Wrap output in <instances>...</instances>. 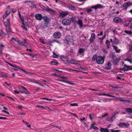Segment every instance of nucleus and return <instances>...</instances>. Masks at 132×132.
Here are the masks:
<instances>
[{
  "label": "nucleus",
  "mask_w": 132,
  "mask_h": 132,
  "mask_svg": "<svg viewBox=\"0 0 132 132\" xmlns=\"http://www.w3.org/2000/svg\"><path fill=\"white\" fill-rule=\"evenodd\" d=\"M110 57L111 58L112 60H113L116 58V56L113 54H110Z\"/></svg>",
  "instance_id": "a878e982"
},
{
  "label": "nucleus",
  "mask_w": 132,
  "mask_h": 132,
  "mask_svg": "<svg viewBox=\"0 0 132 132\" xmlns=\"http://www.w3.org/2000/svg\"><path fill=\"white\" fill-rule=\"evenodd\" d=\"M6 32L7 34L8 35H9L10 34V28L9 27L8 28H6Z\"/></svg>",
  "instance_id": "c9c22d12"
},
{
  "label": "nucleus",
  "mask_w": 132,
  "mask_h": 132,
  "mask_svg": "<svg viewBox=\"0 0 132 132\" xmlns=\"http://www.w3.org/2000/svg\"><path fill=\"white\" fill-rule=\"evenodd\" d=\"M51 64L52 65H57L58 63L57 62H56L54 61H52L51 62Z\"/></svg>",
  "instance_id": "2f4dec72"
},
{
  "label": "nucleus",
  "mask_w": 132,
  "mask_h": 132,
  "mask_svg": "<svg viewBox=\"0 0 132 132\" xmlns=\"http://www.w3.org/2000/svg\"><path fill=\"white\" fill-rule=\"evenodd\" d=\"M118 126L121 128H127L130 126L129 124L128 123L120 122L118 124Z\"/></svg>",
  "instance_id": "f03ea898"
},
{
  "label": "nucleus",
  "mask_w": 132,
  "mask_h": 132,
  "mask_svg": "<svg viewBox=\"0 0 132 132\" xmlns=\"http://www.w3.org/2000/svg\"><path fill=\"white\" fill-rule=\"evenodd\" d=\"M119 100L121 102H123L124 103H126L125 100H123L122 97H120L119 98Z\"/></svg>",
  "instance_id": "e433bc0d"
},
{
  "label": "nucleus",
  "mask_w": 132,
  "mask_h": 132,
  "mask_svg": "<svg viewBox=\"0 0 132 132\" xmlns=\"http://www.w3.org/2000/svg\"><path fill=\"white\" fill-rule=\"evenodd\" d=\"M11 40H13V41L17 42V40L14 37H12L11 39Z\"/></svg>",
  "instance_id": "69168bd1"
},
{
  "label": "nucleus",
  "mask_w": 132,
  "mask_h": 132,
  "mask_svg": "<svg viewBox=\"0 0 132 132\" xmlns=\"http://www.w3.org/2000/svg\"><path fill=\"white\" fill-rule=\"evenodd\" d=\"M77 23L79 25L80 28H81L83 27L82 21L81 19H79Z\"/></svg>",
  "instance_id": "4468645a"
},
{
  "label": "nucleus",
  "mask_w": 132,
  "mask_h": 132,
  "mask_svg": "<svg viewBox=\"0 0 132 132\" xmlns=\"http://www.w3.org/2000/svg\"><path fill=\"white\" fill-rule=\"evenodd\" d=\"M4 25L6 27V28H8L10 27V22L9 20L8 19L4 23Z\"/></svg>",
  "instance_id": "ddd939ff"
},
{
  "label": "nucleus",
  "mask_w": 132,
  "mask_h": 132,
  "mask_svg": "<svg viewBox=\"0 0 132 132\" xmlns=\"http://www.w3.org/2000/svg\"><path fill=\"white\" fill-rule=\"evenodd\" d=\"M127 68L126 67H124V68L120 69V70H123L124 71H127L129 70V69H127Z\"/></svg>",
  "instance_id": "f704fd0d"
},
{
  "label": "nucleus",
  "mask_w": 132,
  "mask_h": 132,
  "mask_svg": "<svg viewBox=\"0 0 132 132\" xmlns=\"http://www.w3.org/2000/svg\"><path fill=\"white\" fill-rule=\"evenodd\" d=\"M125 111H126L128 113H131L132 112V110L130 108H125L124 109Z\"/></svg>",
  "instance_id": "f3484780"
},
{
  "label": "nucleus",
  "mask_w": 132,
  "mask_h": 132,
  "mask_svg": "<svg viewBox=\"0 0 132 132\" xmlns=\"http://www.w3.org/2000/svg\"><path fill=\"white\" fill-rule=\"evenodd\" d=\"M124 31L126 34H128L129 35L131 34L132 33V32L130 31L125 30Z\"/></svg>",
  "instance_id": "473e14b6"
},
{
  "label": "nucleus",
  "mask_w": 132,
  "mask_h": 132,
  "mask_svg": "<svg viewBox=\"0 0 132 132\" xmlns=\"http://www.w3.org/2000/svg\"><path fill=\"white\" fill-rule=\"evenodd\" d=\"M108 115V114L107 113H106V114H102V118H105L106 117V116H107Z\"/></svg>",
  "instance_id": "603ef678"
},
{
  "label": "nucleus",
  "mask_w": 132,
  "mask_h": 132,
  "mask_svg": "<svg viewBox=\"0 0 132 132\" xmlns=\"http://www.w3.org/2000/svg\"><path fill=\"white\" fill-rule=\"evenodd\" d=\"M124 67H126L129 70H132V66L127 65L126 64L124 65Z\"/></svg>",
  "instance_id": "bb28decb"
},
{
  "label": "nucleus",
  "mask_w": 132,
  "mask_h": 132,
  "mask_svg": "<svg viewBox=\"0 0 132 132\" xmlns=\"http://www.w3.org/2000/svg\"><path fill=\"white\" fill-rule=\"evenodd\" d=\"M70 106H78V104L77 103H71L70 104Z\"/></svg>",
  "instance_id": "4c0bfd02"
},
{
  "label": "nucleus",
  "mask_w": 132,
  "mask_h": 132,
  "mask_svg": "<svg viewBox=\"0 0 132 132\" xmlns=\"http://www.w3.org/2000/svg\"><path fill=\"white\" fill-rule=\"evenodd\" d=\"M53 41H54V42H57L59 44H61L60 42L56 39H54L53 40Z\"/></svg>",
  "instance_id": "09e8293b"
},
{
  "label": "nucleus",
  "mask_w": 132,
  "mask_h": 132,
  "mask_svg": "<svg viewBox=\"0 0 132 132\" xmlns=\"http://www.w3.org/2000/svg\"><path fill=\"white\" fill-rule=\"evenodd\" d=\"M54 37L56 38H60L61 36V34L60 32H55L53 34Z\"/></svg>",
  "instance_id": "1a4fd4ad"
},
{
  "label": "nucleus",
  "mask_w": 132,
  "mask_h": 132,
  "mask_svg": "<svg viewBox=\"0 0 132 132\" xmlns=\"http://www.w3.org/2000/svg\"><path fill=\"white\" fill-rule=\"evenodd\" d=\"M97 58V55L96 54H95L93 55V57L92 59V61H94L96 60V59Z\"/></svg>",
  "instance_id": "393cba45"
},
{
  "label": "nucleus",
  "mask_w": 132,
  "mask_h": 132,
  "mask_svg": "<svg viewBox=\"0 0 132 132\" xmlns=\"http://www.w3.org/2000/svg\"><path fill=\"white\" fill-rule=\"evenodd\" d=\"M101 7L102 6L101 5L98 4L97 5L92 6L91 7V9L94 8L96 10L98 8H101Z\"/></svg>",
  "instance_id": "dca6fc26"
},
{
  "label": "nucleus",
  "mask_w": 132,
  "mask_h": 132,
  "mask_svg": "<svg viewBox=\"0 0 132 132\" xmlns=\"http://www.w3.org/2000/svg\"><path fill=\"white\" fill-rule=\"evenodd\" d=\"M121 2L122 1H120L119 2L117 1L116 2V4L117 5H118L119 4L120 5H121Z\"/></svg>",
  "instance_id": "5fc2aeb1"
},
{
  "label": "nucleus",
  "mask_w": 132,
  "mask_h": 132,
  "mask_svg": "<svg viewBox=\"0 0 132 132\" xmlns=\"http://www.w3.org/2000/svg\"><path fill=\"white\" fill-rule=\"evenodd\" d=\"M105 58L104 56H97V58L96 59V62L99 64H102L104 63Z\"/></svg>",
  "instance_id": "f257e3e1"
},
{
  "label": "nucleus",
  "mask_w": 132,
  "mask_h": 132,
  "mask_svg": "<svg viewBox=\"0 0 132 132\" xmlns=\"http://www.w3.org/2000/svg\"><path fill=\"white\" fill-rule=\"evenodd\" d=\"M40 7L41 8H42V9H44L45 10H46V7H45L44 6H43V5H41L40 6Z\"/></svg>",
  "instance_id": "0e129e2a"
},
{
  "label": "nucleus",
  "mask_w": 132,
  "mask_h": 132,
  "mask_svg": "<svg viewBox=\"0 0 132 132\" xmlns=\"http://www.w3.org/2000/svg\"><path fill=\"white\" fill-rule=\"evenodd\" d=\"M110 130L111 132H119L120 131V130H113L112 129H111Z\"/></svg>",
  "instance_id": "3c124183"
},
{
  "label": "nucleus",
  "mask_w": 132,
  "mask_h": 132,
  "mask_svg": "<svg viewBox=\"0 0 132 132\" xmlns=\"http://www.w3.org/2000/svg\"><path fill=\"white\" fill-rule=\"evenodd\" d=\"M69 9L70 10H72L73 11H75L76 10V7L72 5H70L68 7Z\"/></svg>",
  "instance_id": "2eb2a0df"
},
{
  "label": "nucleus",
  "mask_w": 132,
  "mask_h": 132,
  "mask_svg": "<svg viewBox=\"0 0 132 132\" xmlns=\"http://www.w3.org/2000/svg\"><path fill=\"white\" fill-rule=\"evenodd\" d=\"M85 51V49L82 48H80L78 50V52L77 53V56L80 55L81 54L84 56V53Z\"/></svg>",
  "instance_id": "423d86ee"
},
{
  "label": "nucleus",
  "mask_w": 132,
  "mask_h": 132,
  "mask_svg": "<svg viewBox=\"0 0 132 132\" xmlns=\"http://www.w3.org/2000/svg\"><path fill=\"white\" fill-rule=\"evenodd\" d=\"M101 132H109L108 129L101 128L100 129Z\"/></svg>",
  "instance_id": "6ab92c4d"
},
{
  "label": "nucleus",
  "mask_w": 132,
  "mask_h": 132,
  "mask_svg": "<svg viewBox=\"0 0 132 132\" xmlns=\"http://www.w3.org/2000/svg\"><path fill=\"white\" fill-rule=\"evenodd\" d=\"M6 36V34L4 33L2 30H0V36L4 37Z\"/></svg>",
  "instance_id": "4be33fe9"
},
{
  "label": "nucleus",
  "mask_w": 132,
  "mask_h": 132,
  "mask_svg": "<svg viewBox=\"0 0 132 132\" xmlns=\"http://www.w3.org/2000/svg\"><path fill=\"white\" fill-rule=\"evenodd\" d=\"M3 108L4 109V110H2V111L3 112L6 114H9V112L6 111L8 110L6 108H5V107H4Z\"/></svg>",
  "instance_id": "c85d7f7f"
},
{
  "label": "nucleus",
  "mask_w": 132,
  "mask_h": 132,
  "mask_svg": "<svg viewBox=\"0 0 132 132\" xmlns=\"http://www.w3.org/2000/svg\"><path fill=\"white\" fill-rule=\"evenodd\" d=\"M5 62L6 63H7V64H9L10 65V66H11V67H12L14 68H18V69H20L19 68H20V67H18V66H17V65H13L12 64H11L10 63L8 62H6L5 61Z\"/></svg>",
  "instance_id": "aec40b11"
},
{
  "label": "nucleus",
  "mask_w": 132,
  "mask_h": 132,
  "mask_svg": "<svg viewBox=\"0 0 132 132\" xmlns=\"http://www.w3.org/2000/svg\"><path fill=\"white\" fill-rule=\"evenodd\" d=\"M90 37L91 38H95V35L94 33H92L91 34V36Z\"/></svg>",
  "instance_id": "37998d69"
},
{
  "label": "nucleus",
  "mask_w": 132,
  "mask_h": 132,
  "mask_svg": "<svg viewBox=\"0 0 132 132\" xmlns=\"http://www.w3.org/2000/svg\"><path fill=\"white\" fill-rule=\"evenodd\" d=\"M0 76L2 77H6V76L3 72L0 71Z\"/></svg>",
  "instance_id": "cd10ccee"
},
{
  "label": "nucleus",
  "mask_w": 132,
  "mask_h": 132,
  "mask_svg": "<svg viewBox=\"0 0 132 132\" xmlns=\"http://www.w3.org/2000/svg\"><path fill=\"white\" fill-rule=\"evenodd\" d=\"M17 108L19 109H21L23 108V106L21 105H18L17 106Z\"/></svg>",
  "instance_id": "6e6d98bb"
},
{
  "label": "nucleus",
  "mask_w": 132,
  "mask_h": 132,
  "mask_svg": "<svg viewBox=\"0 0 132 132\" xmlns=\"http://www.w3.org/2000/svg\"><path fill=\"white\" fill-rule=\"evenodd\" d=\"M95 38H91V37H90V39H89V42L90 43H92L94 42V39Z\"/></svg>",
  "instance_id": "de8ad7c7"
},
{
  "label": "nucleus",
  "mask_w": 132,
  "mask_h": 132,
  "mask_svg": "<svg viewBox=\"0 0 132 132\" xmlns=\"http://www.w3.org/2000/svg\"><path fill=\"white\" fill-rule=\"evenodd\" d=\"M126 4L127 3H126V4L125 3L122 5V7L123 8V9L126 10H127V7H128L126 5Z\"/></svg>",
  "instance_id": "72a5a7b5"
},
{
  "label": "nucleus",
  "mask_w": 132,
  "mask_h": 132,
  "mask_svg": "<svg viewBox=\"0 0 132 132\" xmlns=\"http://www.w3.org/2000/svg\"><path fill=\"white\" fill-rule=\"evenodd\" d=\"M71 23V21L68 19H64L62 20V23L65 26H68Z\"/></svg>",
  "instance_id": "20e7f679"
},
{
  "label": "nucleus",
  "mask_w": 132,
  "mask_h": 132,
  "mask_svg": "<svg viewBox=\"0 0 132 132\" xmlns=\"http://www.w3.org/2000/svg\"><path fill=\"white\" fill-rule=\"evenodd\" d=\"M125 102H127L131 104L132 103V101L129 100H125Z\"/></svg>",
  "instance_id": "bf43d9fd"
},
{
  "label": "nucleus",
  "mask_w": 132,
  "mask_h": 132,
  "mask_svg": "<svg viewBox=\"0 0 132 132\" xmlns=\"http://www.w3.org/2000/svg\"><path fill=\"white\" fill-rule=\"evenodd\" d=\"M43 19L44 21L47 23H49L50 20V19L47 16H44L43 17Z\"/></svg>",
  "instance_id": "9b49d317"
},
{
  "label": "nucleus",
  "mask_w": 132,
  "mask_h": 132,
  "mask_svg": "<svg viewBox=\"0 0 132 132\" xmlns=\"http://www.w3.org/2000/svg\"><path fill=\"white\" fill-rule=\"evenodd\" d=\"M127 3L126 5L127 6V7L131 5L132 4V3L130 2H126V3Z\"/></svg>",
  "instance_id": "c03bdc74"
},
{
  "label": "nucleus",
  "mask_w": 132,
  "mask_h": 132,
  "mask_svg": "<svg viewBox=\"0 0 132 132\" xmlns=\"http://www.w3.org/2000/svg\"><path fill=\"white\" fill-rule=\"evenodd\" d=\"M10 11H6V14H7V15L10 14Z\"/></svg>",
  "instance_id": "13d9d810"
},
{
  "label": "nucleus",
  "mask_w": 132,
  "mask_h": 132,
  "mask_svg": "<svg viewBox=\"0 0 132 132\" xmlns=\"http://www.w3.org/2000/svg\"><path fill=\"white\" fill-rule=\"evenodd\" d=\"M53 57L56 58L58 56V55H56V53L54 52H53Z\"/></svg>",
  "instance_id": "79ce46f5"
},
{
  "label": "nucleus",
  "mask_w": 132,
  "mask_h": 132,
  "mask_svg": "<svg viewBox=\"0 0 132 132\" xmlns=\"http://www.w3.org/2000/svg\"><path fill=\"white\" fill-rule=\"evenodd\" d=\"M110 42L108 40H106V41L105 44L107 45L106 48L109 49L110 48Z\"/></svg>",
  "instance_id": "412c9836"
},
{
  "label": "nucleus",
  "mask_w": 132,
  "mask_h": 132,
  "mask_svg": "<svg viewBox=\"0 0 132 132\" xmlns=\"http://www.w3.org/2000/svg\"><path fill=\"white\" fill-rule=\"evenodd\" d=\"M18 15L20 18V19L21 20V21H23V19H24V17L23 16H21V14L19 11V12Z\"/></svg>",
  "instance_id": "7c9ffc66"
},
{
  "label": "nucleus",
  "mask_w": 132,
  "mask_h": 132,
  "mask_svg": "<svg viewBox=\"0 0 132 132\" xmlns=\"http://www.w3.org/2000/svg\"><path fill=\"white\" fill-rule=\"evenodd\" d=\"M103 33L102 31H101L100 34H98L97 35V36H101L102 35H103Z\"/></svg>",
  "instance_id": "680f3d73"
},
{
  "label": "nucleus",
  "mask_w": 132,
  "mask_h": 132,
  "mask_svg": "<svg viewBox=\"0 0 132 132\" xmlns=\"http://www.w3.org/2000/svg\"><path fill=\"white\" fill-rule=\"evenodd\" d=\"M0 119L6 120V118L5 117H0Z\"/></svg>",
  "instance_id": "338daca9"
},
{
  "label": "nucleus",
  "mask_w": 132,
  "mask_h": 132,
  "mask_svg": "<svg viewBox=\"0 0 132 132\" xmlns=\"http://www.w3.org/2000/svg\"><path fill=\"white\" fill-rule=\"evenodd\" d=\"M102 51L104 53H108V51L106 50L104 48H103L102 49Z\"/></svg>",
  "instance_id": "8fccbe9b"
},
{
  "label": "nucleus",
  "mask_w": 132,
  "mask_h": 132,
  "mask_svg": "<svg viewBox=\"0 0 132 132\" xmlns=\"http://www.w3.org/2000/svg\"><path fill=\"white\" fill-rule=\"evenodd\" d=\"M112 46L113 47L114 49L115 50L116 52L117 53H119L121 51L120 50V49L118 50V48L117 46Z\"/></svg>",
  "instance_id": "5701e85b"
},
{
  "label": "nucleus",
  "mask_w": 132,
  "mask_h": 132,
  "mask_svg": "<svg viewBox=\"0 0 132 132\" xmlns=\"http://www.w3.org/2000/svg\"><path fill=\"white\" fill-rule=\"evenodd\" d=\"M87 9V13H90L92 11V10L91 9Z\"/></svg>",
  "instance_id": "864d4df0"
},
{
  "label": "nucleus",
  "mask_w": 132,
  "mask_h": 132,
  "mask_svg": "<svg viewBox=\"0 0 132 132\" xmlns=\"http://www.w3.org/2000/svg\"><path fill=\"white\" fill-rule=\"evenodd\" d=\"M113 20L116 23H119L122 22V19L118 16L114 17L113 18Z\"/></svg>",
  "instance_id": "6e6552de"
},
{
  "label": "nucleus",
  "mask_w": 132,
  "mask_h": 132,
  "mask_svg": "<svg viewBox=\"0 0 132 132\" xmlns=\"http://www.w3.org/2000/svg\"><path fill=\"white\" fill-rule=\"evenodd\" d=\"M130 21H129V22L128 23H126L125 24H124V27H128L129 26V24H130Z\"/></svg>",
  "instance_id": "a18cd8bd"
},
{
  "label": "nucleus",
  "mask_w": 132,
  "mask_h": 132,
  "mask_svg": "<svg viewBox=\"0 0 132 132\" xmlns=\"http://www.w3.org/2000/svg\"><path fill=\"white\" fill-rule=\"evenodd\" d=\"M60 59L63 61L65 63H68L69 60L67 56H64L62 55L60 56Z\"/></svg>",
  "instance_id": "39448f33"
},
{
  "label": "nucleus",
  "mask_w": 132,
  "mask_h": 132,
  "mask_svg": "<svg viewBox=\"0 0 132 132\" xmlns=\"http://www.w3.org/2000/svg\"><path fill=\"white\" fill-rule=\"evenodd\" d=\"M66 83L69 84L71 85H73V83H70L69 81H66V80L65 82Z\"/></svg>",
  "instance_id": "e2e57ef3"
},
{
  "label": "nucleus",
  "mask_w": 132,
  "mask_h": 132,
  "mask_svg": "<svg viewBox=\"0 0 132 132\" xmlns=\"http://www.w3.org/2000/svg\"><path fill=\"white\" fill-rule=\"evenodd\" d=\"M45 10L47 11L51 12L52 13H54V11L53 10L49 8L48 7L46 8Z\"/></svg>",
  "instance_id": "b1692460"
},
{
  "label": "nucleus",
  "mask_w": 132,
  "mask_h": 132,
  "mask_svg": "<svg viewBox=\"0 0 132 132\" xmlns=\"http://www.w3.org/2000/svg\"><path fill=\"white\" fill-rule=\"evenodd\" d=\"M110 86L113 88H119V87L117 85H110Z\"/></svg>",
  "instance_id": "a19ab883"
},
{
  "label": "nucleus",
  "mask_w": 132,
  "mask_h": 132,
  "mask_svg": "<svg viewBox=\"0 0 132 132\" xmlns=\"http://www.w3.org/2000/svg\"><path fill=\"white\" fill-rule=\"evenodd\" d=\"M69 13V12L67 11L62 12L60 13V16L62 18H64Z\"/></svg>",
  "instance_id": "9d476101"
},
{
  "label": "nucleus",
  "mask_w": 132,
  "mask_h": 132,
  "mask_svg": "<svg viewBox=\"0 0 132 132\" xmlns=\"http://www.w3.org/2000/svg\"><path fill=\"white\" fill-rule=\"evenodd\" d=\"M79 61H78L76 60H75L71 59L69 61L68 63H70L71 64H77Z\"/></svg>",
  "instance_id": "f8f14e48"
},
{
  "label": "nucleus",
  "mask_w": 132,
  "mask_h": 132,
  "mask_svg": "<svg viewBox=\"0 0 132 132\" xmlns=\"http://www.w3.org/2000/svg\"><path fill=\"white\" fill-rule=\"evenodd\" d=\"M36 19L40 21L43 19V17L40 14H36L35 15Z\"/></svg>",
  "instance_id": "0eeeda50"
},
{
  "label": "nucleus",
  "mask_w": 132,
  "mask_h": 132,
  "mask_svg": "<svg viewBox=\"0 0 132 132\" xmlns=\"http://www.w3.org/2000/svg\"><path fill=\"white\" fill-rule=\"evenodd\" d=\"M111 64L110 62H106L104 66V68L106 70H110L111 69Z\"/></svg>",
  "instance_id": "7ed1b4c3"
},
{
  "label": "nucleus",
  "mask_w": 132,
  "mask_h": 132,
  "mask_svg": "<svg viewBox=\"0 0 132 132\" xmlns=\"http://www.w3.org/2000/svg\"><path fill=\"white\" fill-rule=\"evenodd\" d=\"M119 60L117 58L113 60V62L114 64H116L118 62Z\"/></svg>",
  "instance_id": "c756f323"
},
{
  "label": "nucleus",
  "mask_w": 132,
  "mask_h": 132,
  "mask_svg": "<svg viewBox=\"0 0 132 132\" xmlns=\"http://www.w3.org/2000/svg\"><path fill=\"white\" fill-rule=\"evenodd\" d=\"M72 21L74 22L77 23V21L76 20L75 18H73L71 19Z\"/></svg>",
  "instance_id": "49530a36"
},
{
  "label": "nucleus",
  "mask_w": 132,
  "mask_h": 132,
  "mask_svg": "<svg viewBox=\"0 0 132 132\" xmlns=\"http://www.w3.org/2000/svg\"><path fill=\"white\" fill-rule=\"evenodd\" d=\"M130 29H132V21H130Z\"/></svg>",
  "instance_id": "4d7b16f0"
},
{
  "label": "nucleus",
  "mask_w": 132,
  "mask_h": 132,
  "mask_svg": "<svg viewBox=\"0 0 132 132\" xmlns=\"http://www.w3.org/2000/svg\"><path fill=\"white\" fill-rule=\"evenodd\" d=\"M28 55H29L30 57H32V58H34V55L32 54H28Z\"/></svg>",
  "instance_id": "052dcab7"
},
{
  "label": "nucleus",
  "mask_w": 132,
  "mask_h": 132,
  "mask_svg": "<svg viewBox=\"0 0 132 132\" xmlns=\"http://www.w3.org/2000/svg\"><path fill=\"white\" fill-rule=\"evenodd\" d=\"M17 42L19 44V45H20L22 46L23 45H23V43L20 40H18Z\"/></svg>",
  "instance_id": "58836bf2"
},
{
  "label": "nucleus",
  "mask_w": 132,
  "mask_h": 132,
  "mask_svg": "<svg viewBox=\"0 0 132 132\" xmlns=\"http://www.w3.org/2000/svg\"><path fill=\"white\" fill-rule=\"evenodd\" d=\"M93 128L96 130H97L98 129V128H97V127L96 126H94L92 127Z\"/></svg>",
  "instance_id": "774afa93"
},
{
  "label": "nucleus",
  "mask_w": 132,
  "mask_h": 132,
  "mask_svg": "<svg viewBox=\"0 0 132 132\" xmlns=\"http://www.w3.org/2000/svg\"><path fill=\"white\" fill-rule=\"evenodd\" d=\"M114 43L116 45L118 44L119 43V40L116 37H114L113 39Z\"/></svg>",
  "instance_id": "a211bd4d"
},
{
  "label": "nucleus",
  "mask_w": 132,
  "mask_h": 132,
  "mask_svg": "<svg viewBox=\"0 0 132 132\" xmlns=\"http://www.w3.org/2000/svg\"><path fill=\"white\" fill-rule=\"evenodd\" d=\"M125 61H128L130 63H132V61L130 59L128 58H127V59H125Z\"/></svg>",
  "instance_id": "ea45409f"
}]
</instances>
